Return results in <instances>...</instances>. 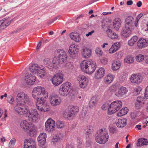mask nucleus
Masks as SVG:
<instances>
[{
  "mask_svg": "<svg viewBox=\"0 0 148 148\" xmlns=\"http://www.w3.org/2000/svg\"><path fill=\"white\" fill-rule=\"evenodd\" d=\"M43 63L49 69L54 68V65L52 64L51 60L49 58H46L43 61Z\"/></svg>",
  "mask_w": 148,
  "mask_h": 148,
  "instance_id": "obj_37",
  "label": "nucleus"
},
{
  "mask_svg": "<svg viewBox=\"0 0 148 148\" xmlns=\"http://www.w3.org/2000/svg\"><path fill=\"white\" fill-rule=\"evenodd\" d=\"M144 97L145 99H148V86H147L145 88Z\"/></svg>",
  "mask_w": 148,
  "mask_h": 148,
  "instance_id": "obj_57",
  "label": "nucleus"
},
{
  "mask_svg": "<svg viewBox=\"0 0 148 148\" xmlns=\"http://www.w3.org/2000/svg\"><path fill=\"white\" fill-rule=\"evenodd\" d=\"M127 4L128 5H132L133 4L132 1H128L127 2Z\"/></svg>",
  "mask_w": 148,
  "mask_h": 148,
  "instance_id": "obj_64",
  "label": "nucleus"
},
{
  "mask_svg": "<svg viewBox=\"0 0 148 148\" xmlns=\"http://www.w3.org/2000/svg\"><path fill=\"white\" fill-rule=\"evenodd\" d=\"M121 34V36L124 38L129 37L131 34V29L125 27L122 29Z\"/></svg>",
  "mask_w": 148,
  "mask_h": 148,
  "instance_id": "obj_31",
  "label": "nucleus"
},
{
  "mask_svg": "<svg viewBox=\"0 0 148 148\" xmlns=\"http://www.w3.org/2000/svg\"><path fill=\"white\" fill-rule=\"evenodd\" d=\"M36 80V77L33 74L31 73H27L25 75V81L28 85H33Z\"/></svg>",
  "mask_w": 148,
  "mask_h": 148,
  "instance_id": "obj_19",
  "label": "nucleus"
},
{
  "mask_svg": "<svg viewBox=\"0 0 148 148\" xmlns=\"http://www.w3.org/2000/svg\"><path fill=\"white\" fill-rule=\"evenodd\" d=\"M114 76L110 73H108L104 77L103 79L104 83L108 85L113 81Z\"/></svg>",
  "mask_w": 148,
  "mask_h": 148,
  "instance_id": "obj_27",
  "label": "nucleus"
},
{
  "mask_svg": "<svg viewBox=\"0 0 148 148\" xmlns=\"http://www.w3.org/2000/svg\"><path fill=\"white\" fill-rule=\"evenodd\" d=\"M129 111L128 108L125 107L119 110L117 113L116 116L118 117L123 116L126 114Z\"/></svg>",
  "mask_w": 148,
  "mask_h": 148,
  "instance_id": "obj_35",
  "label": "nucleus"
},
{
  "mask_svg": "<svg viewBox=\"0 0 148 148\" xmlns=\"http://www.w3.org/2000/svg\"><path fill=\"white\" fill-rule=\"evenodd\" d=\"M77 142L78 143V145L80 146L81 145L82 143V140L80 138H78L77 140Z\"/></svg>",
  "mask_w": 148,
  "mask_h": 148,
  "instance_id": "obj_60",
  "label": "nucleus"
},
{
  "mask_svg": "<svg viewBox=\"0 0 148 148\" xmlns=\"http://www.w3.org/2000/svg\"><path fill=\"white\" fill-rule=\"evenodd\" d=\"M79 48L77 45L74 44L70 45L68 53L70 57L74 58L79 51Z\"/></svg>",
  "mask_w": 148,
  "mask_h": 148,
  "instance_id": "obj_18",
  "label": "nucleus"
},
{
  "mask_svg": "<svg viewBox=\"0 0 148 148\" xmlns=\"http://www.w3.org/2000/svg\"><path fill=\"white\" fill-rule=\"evenodd\" d=\"M93 131V127L92 125L88 126L85 129L84 133L87 135L90 134Z\"/></svg>",
  "mask_w": 148,
  "mask_h": 148,
  "instance_id": "obj_43",
  "label": "nucleus"
},
{
  "mask_svg": "<svg viewBox=\"0 0 148 148\" xmlns=\"http://www.w3.org/2000/svg\"><path fill=\"white\" fill-rule=\"evenodd\" d=\"M63 75L60 73L53 75L51 79L52 84L55 86L61 84L63 81Z\"/></svg>",
  "mask_w": 148,
  "mask_h": 148,
  "instance_id": "obj_14",
  "label": "nucleus"
},
{
  "mask_svg": "<svg viewBox=\"0 0 148 148\" xmlns=\"http://www.w3.org/2000/svg\"><path fill=\"white\" fill-rule=\"evenodd\" d=\"M12 20L9 17H7L0 21V27L4 28L11 23Z\"/></svg>",
  "mask_w": 148,
  "mask_h": 148,
  "instance_id": "obj_25",
  "label": "nucleus"
},
{
  "mask_svg": "<svg viewBox=\"0 0 148 148\" xmlns=\"http://www.w3.org/2000/svg\"><path fill=\"white\" fill-rule=\"evenodd\" d=\"M127 120L125 118H121L116 119L115 124L119 128H123L127 124Z\"/></svg>",
  "mask_w": 148,
  "mask_h": 148,
  "instance_id": "obj_22",
  "label": "nucleus"
},
{
  "mask_svg": "<svg viewBox=\"0 0 148 148\" xmlns=\"http://www.w3.org/2000/svg\"><path fill=\"white\" fill-rule=\"evenodd\" d=\"M134 60V58L131 56H127L124 60V62L128 64L132 63Z\"/></svg>",
  "mask_w": 148,
  "mask_h": 148,
  "instance_id": "obj_42",
  "label": "nucleus"
},
{
  "mask_svg": "<svg viewBox=\"0 0 148 148\" xmlns=\"http://www.w3.org/2000/svg\"><path fill=\"white\" fill-rule=\"evenodd\" d=\"M95 52L97 56L99 57L102 56L103 54V52L102 49L99 47H97L96 48Z\"/></svg>",
  "mask_w": 148,
  "mask_h": 148,
  "instance_id": "obj_49",
  "label": "nucleus"
},
{
  "mask_svg": "<svg viewBox=\"0 0 148 148\" xmlns=\"http://www.w3.org/2000/svg\"><path fill=\"white\" fill-rule=\"evenodd\" d=\"M54 55L58 57V63L63 64L66 62L67 55L64 50L61 49L56 50L54 52Z\"/></svg>",
  "mask_w": 148,
  "mask_h": 148,
  "instance_id": "obj_11",
  "label": "nucleus"
},
{
  "mask_svg": "<svg viewBox=\"0 0 148 148\" xmlns=\"http://www.w3.org/2000/svg\"><path fill=\"white\" fill-rule=\"evenodd\" d=\"M47 134L45 133H40L37 138L38 143H46Z\"/></svg>",
  "mask_w": 148,
  "mask_h": 148,
  "instance_id": "obj_33",
  "label": "nucleus"
},
{
  "mask_svg": "<svg viewBox=\"0 0 148 148\" xmlns=\"http://www.w3.org/2000/svg\"><path fill=\"white\" fill-rule=\"evenodd\" d=\"M127 91L128 90L125 87L122 86L116 91L115 95L119 97H122L127 93Z\"/></svg>",
  "mask_w": 148,
  "mask_h": 148,
  "instance_id": "obj_23",
  "label": "nucleus"
},
{
  "mask_svg": "<svg viewBox=\"0 0 148 148\" xmlns=\"http://www.w3.org/2000/svg\"><path fill=\"white\" fill-rule=\"evenodd\" d=\"M79 87L82 88H86L88 85L89 80L88 78L83 75H80L77 78Z\"/></svg>",
  "mask_w": 148,
  "mask_h": 148,
  "instance_id": "obj_16",
  "label": "nucleus"
},
{
  "mask_svg": "<svg viewBox=\"0 0 148 148\" xmlns=\"http://www.w3.org/2000/svg\"><path fill=\"white\" fill-rule=\"evenodd\" d=\"M122 103L120 100H116L112 102L108 108V113L111 115L119 110L122 106Z\"/></svg>",
  "mask_w": 148,
  "mask_h": 148,
  "instance_id": "obj_10",
  "label": "nucleus"
},
{
  "mask_svg": "<svg viewBox=\"0 0 148 148\" xmlns=\"http://www.w3.org/2000/svg\"><path fill=\"white\" fill-rule=\"evenodd\" d=\"M64 66L66 68L68 69H72L74 67L73 63L71 62H66Z\"/></svg>",
  "mask_w": 148,
  "mask_h": 148,
  "instance_id": "obj_45",
  "label": "nucleus"
},
{
  "mask_svg": "<svg viewBox=\"0 0 148 148\" xmlns=\"http://www.w3.org/2000/svg\"><path fill=\"white\" fill-rule=\"evenodd\" d=\"M110 104L108 102L105 103L101 106V109L103 110H106L110 107Z\"/></svg>",
  "mask_w": 148,
  "mask_h": 148,
  "instance_id": "obj_52",
  "label": "nucleus"
},
{
  "mask_svg": "<svg viewBox=\"0 0 148 148\" xmlns=\"http://www.w3.org/2000/svg\"><path fill=\"white\" fill-rule=\"evenodd\" d=\"M117 88V86L116 85H113L109 87L108 90L111 92H112L115 90Z\"/></svg>",
  "mask_w": 148,
  "mask_h": 148,
  "instance_id": "obj_54",
  "label": "nucleus"
},
{
  "mask_svg": "<svg viewBox=\"0 0 148 148\" xmlns=\"http://www.w3.org/2000/svg\"><path fill=\"white\" fill-rule=\"evenodd\" d=\"M56 56L54 57L53 58V60H51L52 62V64H53L54 65L55 64H56L57 61L58 62V58H57ZM55 67V66H54V67Z\"/></svg>",
  "mask_w": 148,
  "mask_h": 148,
  "instance_id": "obj_58",
  "label": "nucleus"
},
{
  "mask_svg": "<svg viewBox=\"0 0 148 148\" xmlns=\"http://www.w3.org/2000/svg\"><path fill=\"white\" fill-rule=\"evenodd\" d=\"M97 100L95 97H93L90 101L89 106L91 107L94 106L96 103Z\"/></svg>",
  "mask_w": 148,
  "mask_h": 148,
  "instance_id": "obj_48",
  "label": "nucleus"
},
{
  "mask_svg": "<svg viewBox=\"0 0 148 148\" xmlns=\"http://www.w3.org/2000/svg\"><path fill=\"white\" fill-rule=\"evenodd\" d=\"M23 148H36L35 141L31 138L26 139L24 142Z\"/></svg>",
  "mask_w": 148,
  "mask_h": 148,
  "instance_id": "obj_20",
  "label": "nucleus"
},
{
  "mask_svg": "<svg viewBox=\"0 0 148 148\" xmlns=\"http://www.w3.org/2000/svg\"><path fill=\"white\" fill-rule=\"evenodd\" d=\"M71 88V84L66 82L62 84L60 87L59 92L60 95L63 96H66L70 92V89Z\"/></svg>",
  "mask_w": 148,
  "mask_h": 148,
  "instance_id": "obj_12",
  "label": "nucleus"
},
{
  "mask_svg": "<svg viewBox=\"0 0 148 148\" xmlns=\"http://www.w3.org/2000/svg\"><path fill=\"white\" fill-rule=\"evenodd\" d=\"M138 40V37L135 36H133L131 38L128 40V45L131 46H134V44Z\"/></svg>",
  "mask_w": 148,
  "mask_h": 148,
  "instance_id": "obj_41",
  "label": "nucleus"
},
{
  "mask_svg": "<svg viewBox=\"0 0 148 148\" xmlns=\"http://www.w3.org/2000/svg\"><path fill=\"white\" fill-rule=\"evenodd\" d=\"M29 70L34 74H36L38 77L42 78L47 74L44 66L34 64L29 66Z\"/></svg>",
  "mask_w": 148,
  "mask_h": 148,
  "instance_id": "obj_6",
  "label": "nucleus"
},
{
  "mask_svg": "<svg viewBox=\"0 0 148 148\" xmlns=\"http://www.w3.org/2000/svg\"><path fill=\"white\" fill-rule=\"evenodd\" d=\"M121 19L119 18H116L114 20L113 22V25L114 28L116 30L119 29L121 26Z\"/></svg>",
  "mask_w": 148,
  "mask_h": 148,
  "instance_id": "obj_38",
  "label": "nucleus"
},
{
  "mask_svg": "<svg viewBox=\"0 0 148 148\" xmlns=\"http://www.w3.org/2000/svg\"><path fill=\"white\" fill-rule=\"evenodd\" d=\"M32 96L35 100L40 99L41 97L47 98L48 97V92L44 87L38 86L33 89Z\"/></svg>",
  "mask_w": 148,
  "mask_h": 148,
  "instance_id": "obj_5",
  "label": "nucleus"
},
{
  "mask_svg": "<svg viewBox=\"0 0 148 148\" xmlns=\"http://www.w3.org/2000/svg\"><path fill=\"white\" fill-rule=\"evenodd\" d=\"M142 90V88L140 86H137L134 89V93L136 95H138Z\"/></svg>",
  "mask_w": 148,
  "mask_h": 148,
  "instance_id": "obj_51",
  "label": "nucleus"
},
{
  "mask_svg": "<svg viewBox=\"0 0 148 148\" xmlns=\"http://www.w3.org/2000/svg\"><path fill=\"white\" fill-rule=\"evenodd\" d=\"M145 58L144 56L142 54L138 55L136 57V60L140 62H142Z\"/></svg>",
  "mask_w": 148,
  "mask_h": 148,
  "instance_id": "obj_47",
  "label": "nucleus"
},
{
  "mask_svg": "<svg viewBox=\"0 0 148 148\" xmlns=\"http://www.w3.org/2000/svg\"><path fill=\"white\" fill-rule=\"evenodd\" d=\"M135 25L134 18L132 16L127 17L125 20V27L131 29Z\"/></svg>",
  "mask_w": 148,
  "mask_h": 148,
  "instance_id": "obj_26",
  "label": "nucleus"
},
{
  "mask_svg": "<svg viewBox=\"0 0 148 148\" xmlns=\"http://www.w3.org/2000/svg\"><path fill=\"white\" fill-rule=\"evenodd\" d=\"M7 101L10 103L12 104L14 101V99L12 96L10 95L8 97Z\"/></svg>",
  "mask_w": 148,
  "mask_h": 148,
  "instance_id": "obj_55",
  "label": "nucleus"
},
{
  "mask_svg": "<svg viewBox=\"0 0 148 148\" xmlns=\"http://www.w3.org/2000/svg\"><path fill=\"white\" fill-rule=\"evenodd\" d=\"M100 61L101 63L104 64H106L108 62L107 59L105 57L102 58Z\"/></svg>",
  "mask_w": 148,
  "mask_h": 148,
  "instance_id": "obj_56",
  "label": "nucleus"
},
{
  "mask_svg": "<svg viewBox=\"0 0 148 148\" xmlns=\"http://www.w3.org/2000/svg\"><path fill=\"white\" fill-rule=\"evenodd\" d=\"M46 130L48 132H51L54 131L55 127V121L51 118H49L46 121L45 124Z\"/></svg>",
  "mask_w": 148,
  "mask_h": 148,
  "instance_id": "obj_15",
  "label": "nucleus"
},
{
  "mask_svg": "<svg viewBox=\"0 0 148 148\" xmlns=\"http://www.w3.org/2000/svg\"><path fill=\"white\" fill-rule=\"evenodd\" d=\"M79 110L78 106L71 105L69 106L67 109L63 112V114L64 117L70 119L77 114Z\"/></svg>",
  "mask_w": 148,
  "mask_h": 148,
  "instance_id": "obj_8",
  "label": "nucleus"
},
{
  "mask_svg": "<svg viewBox=\"0 0 148 148\" xmlns=\"http://www.w3.org/2000/svg\"><path fill=\"white\" fill-rule=\"evenodd\" d=\"M95 32V31L94 30H92L91 32H89L88 34H86V36L87 37L88 36H89L91 35L92 34H93Z\"/></svg>",
  "mask_w": 148,
  "mask_h": 148,
  "instance_id": "obj_61",
  "label": "nucleus"
},
{
  "mask_svg": "<svg viewBox=\"0 0 148 148\" xmlns=\"http://www.w3.org/2000/svg\"><path fill=\"white\" fill-rule=\"evenodd\" d=\"M63 138V136L61 134H58L53 136L52 140L53 143H58L61 141Z\"/></svg>",
  "mask_w": 148,
  "mask_h": 148,
  "instance_id": "obj_36",
  "label": "nucleus"
},
{
  "mask_svg": "<svg viewBox=\"0 0 148 148\" xmlns=\"http://www.w3.org/2000/svg\"><path fill=\"white\" fill-rule=\"evenodd\" d=\"M46 143H38L39 148H46L45 144Z\"/></svg>",
  "mask_w": 148,
  "mask_h": 148,
  "instance_id": "obj_59",
  "label": "nucleus"
},
{
  "mask_svg": "<svg viewBox=\"0 0 148 148\" xmlns=\"http://www.w3.org/2000/svg\"><path fill=\"white\" fill-rule=\"evenodd\" d=\"M145 101L144 98L140 96L138 97L137 98V101L135 105L136 108H139L140 106L144 104Z\"/></svg>",
  "mask_w": 148,
  "mask_h": 148,
  "instance_id": "obj_32",
  "label": "nucleus"
},
{
  "mask_svg": "<svg viewBox=\"0 0 148 148\" xmlns=\"http://www.w3.org/2000/svg\"><path fill=\"white\" fill-rule=\"evenodd\" d=\"M148 144V141L147 139L144 138H140L138 139L137 145L141 147L143 145H146Z\"/></svg>",
  "mask_w": 148,
  "mask_h": 148,
  "instance_id": "obj_39",
  "label": "nucleus"
},
{
  "mask_svg": "<svg viewBox=\"0 0 148 148\" xmlns=\"http://www.w3.org/2000/svg\"><path fill=\"white\" fill-rule=\"evenodd\" d=\"M16 142V139L15 138H12L9 142L8 147V148H12L15 145Z\"/></svg>",
  "mask_w": 148,
  "mask_h": 148,
  "instance_id": "obj_46",
  "label": "nucleus"
},
{
  "mask_svg": "<svg viewBox=\"0 0 148 148\" xmlns=\"http://www.w3.org/2000/svg\"><path fill=\"white\" fill-rule=\"evenodd\" d=\"M106 32L108 36L110 38L112 39H116L118 38V35L110 29H108Z\"/></svg>",
  "mask_w": 148,
  "mask_h": 148,
  "instance_id": "obj_34",
  "label": "nucleus"
},
{
  "mask_svg": "<svg viewBox=\"0 0 148 148\" xmlns=\"http://www.w3.org/2000/svg\"><path fill=\"white\" fill-rule=\"evenodd\" d=\"M105 72L104 69L103 67H101L96 71L94 74V78L95 79H100L103 77Z\"/></svg>",
  "mask_w": 148,
  "mask_h": 148,
  "instance_id": "obj_21",
  "label": "nucleus"
},
{
  "mask_svg": "<svg viewBox=\"0 0 148 148\" xmlns=\"http://www.w3.org/2000/svg\"><path fill=\"white\" fill-rule=\"evenodd\" d=\"M49 103L51 106L56 107L60 105L62 102L61 99L56 95H52L49 97Z\"/></svg>",
  "mask_w": 148,
  "mask_h": 148,
  "instance_id": "obj_13",
  "label": "nucleus"
},
{
  "mask_svg": "<svg viewBox=\"0 0 148 148\" xmlns=\"http://www.w3.org/2000/svg\"><path fill=\"white\" fill-rule=\"evenodd\" d=\"M143 77L139 73L133 74L130 78L131 82L133 84H139L143 81Z\"/></svg>",
  "mask_w": 148,
  "mask_h": 148,
  "instance_id": "obj_17",
  "label": "nucleus"
},
{
  "mask_svg": "<svg viewBox=\"0 0 148 148\" xmlns=\"http://www.w3.org/2000/svg\"><path fill=\"white\" fill-rule=\"evenodd\" d=\"M29 97L27 94L23 92H18L16 95V101L17 104L14 107L15 111L18 113L20 109H24L23 107L28 101Z\"/></svg>",
  "mask_w": 148,
  "mask_h": 148,
  "instance_id": "obj_3",
  "label": "nucleus"
},
{
  "mask_svg": "<svg viewBox=\"0 0 148 148\" xmlns=\"http://www.w3.org/2000/svg\"><path fill=\"white\" fill-rule=\"evenodd\" d=\"M148 46V40L143 38L139 39L137 43V46L140 49H142Z\"/></svg>",
  "mask_w": 148,
  "mask_h": 148,
  "instance_id": "obj_24",
  "label": "nucleus"
},
{
  "mask_svg": "<svg viewBox=\"0 0 148 148\" xmlns=\"http://www.w3.org/2000/svg\"><path fill=\"white\" fill-rule=\"evenodd\" d=\"M120 46V43L119 42H116L114 43L109 50V53L112 54L115 53L119 49Z\"/></svg>",
  "mask_w": 148,
  "mask_h": 148,
  "instance_id": "obj_29",
  "label": "nucleus"
},
{
  "mask_svg": "<svg viewBox=\"0 0 148 148\" xmlns=\"http://www.w3.org/2000/svg\"><path fill=\"white\" fill-rule=\"evenodd\" d=\"M143 16V14L142 13L139 14L136 17V21L134 23L135 26L137 27L138 26V23L139 20Z\"/></svg>",
  "mask_w": 148,
  "mask_h": 148,
  "instance_id": "obj_50",
  "label": "nucleus"
},
{
  "mask_svg": "<svg viewBox=\"0 0 148 148\" xmlns=\"http://www.w3.org/2000/svg\"><path fill=\"white\" fill-rule=\"evenodd\" d=\"M57 128L61 129L64 127L65 126V124L64 121H58L56 123Z\"/></svg>",
  "mask_w": 148,
  "mask_h": 148,
  "instance_id": "obj_44",
  "label": "nucleus"
},
{
  "mask_svg": "<svg viewBox=\"0 0 148 148\" xmlns=\"http://www.w3.org/2000/svg\"><path fill=\"white\" fill-rule=\"evenodd\" d=\"M80 67L82 72L88 75H91L96 70L97 64L92 60H84L81 62Z\"/></svg>",
  "mask_w": 148,
  "mask_h": 148,
  "instance_id": "obj_2",
  "label": "nucleus"
},
{
  "mask_svg": "<svg viewBox=\"0 0 148 148\" xmlns=\"http://www.w3.org/2000/svg\"><path fill=\"white\" fill-rule=\"evenodd\" d=\"M109 131L112 134L116 133L117 132L116 128L112 126H110L109 127Z\"/></svg>",
  "mask_w": 148,
  "mask_h": 148,
  "instance_id": "obj_53",
  "label": "nucleus"
},
{
  "mask_svg": "<svg viewBox=\"0 0 148 148\" xmlns=\"http://www.w3.org/2000/svg\"><path fill=\"white\" fill-rule=\"evenodd\" d=\"M95 140L98 143L103 144L108 140L109 135L107 131L103 129L99 130L95 135Z\"/></svg>",
  "mask_w": 148,
  "mask_h": 148,
  "instance_id": "obj_7",
  "label": "nucleus"
},
{
  "mask_svg": "<svg viewBox=\"0 0 148 148\" xmlns=\"http://www.w3.org/2000/svg\"><path fill=\"white\" fill-rule=\"evenodd\" d=\"M121 66V63L118 61H114L112 63L111 68L114 71L118 70Z\"/></svg>",
  "mask_w": 148,
  "mask_h": 148,
  "instance_id": "obj_40",
  "label": "nucleus"
},
{
  "mask_svg": "<svg viewBox=\"0 0 148 148\" xmlns=\"http://www.w3.org/2000/svg\"><path fill=\"white\" fill-rule=\"evenodd\" d=\"M70 38L76 42H79L81 40L79 34L77 32H73L69 34Z\"/></svg>",
  "mask_w": 148,
  "mask_h": 148,
  "instance_id": "obj_28",
  "label": "nucleus"
},
{
  "mask_svg": "<svg viewBox=\"0 0 148 148\" xmlns=\"http://www.w3.org/2000/svg\"><path fill=\"white\" fill-rule=\"evenodd\" d=\"M148 123V117L144 119L143 120V123L144 124H147Z\"/></svg>",
  "mask_w": 148,
  "mask_h": 148,
  "instance_id": "obj_63",
  "label": "nucleus"
},
{
  "mask_svg": "<svg viewBox=\"0 0 148 148\" xmlns=\"http://www.w3.org/2000/svg\"><path fill=\"white\" fill-rule=\"evenodd\" d=\"M36 100V106L39 111L44 112L49 110V106L44 98L41 97V98Z\"/></svg>",
  "mask_w": 148,
  "mask_h": 148,
  "instance_id": "obj_9",
  "label": "nucleus"
},
{
  "mask_svg": "<svg viewBox=\"0 0 148 148\" xmlns=\"http://www.w3.org/2000/svg\"><path fill=\"white\" fill-rule=\"evenodd\" d=\"M20 125L21 128L26 131L27 135L29 136L33 137L36 134L37 127L32 123L25 120L21 122Z\"/></svg>",
  "mask_w": 148,
  "mask_h": 148,
  "instance_id": "obj_4",
  "label": "nucleus"
},
{
  "mask_svg": "<svg viewBox=\"0 0 148 148\" xmlns=\"http://www.w3.org/2000/svg\"><path fill=\"white\" fill-rule=\"evenodd\" d=\"M91 50L87 47H85L82 49V55L84 58H89L91 56Z\"/></svg>",
  "mask_w": 148,
  "mask_h": 148,
  "instance_id": "obj_30",
  "label": "nucleus"
},
{
  "mask_svg": "<svg viewBox=\"0 0 148 148\" xmlns=\"http://www.w3.org/2000/svg\"><path fill=\"white\" fill-rule=\"evenodd\" d=\"M142 5V3L140 1H138L137 3V5L138 7H141Z\"/></svg>",
  "mask_w": 148,
  "mask_h": 148,
  "instance_id": "obj_62",
  "label": "nucleus"
},
{
  "mask_svg": "<svg viewBox=\"0 0 148 148\" xmlns=\"http://www.w3.org/2000/svg\"><path fill=\"white\" fill-rule=\"evenodd\" d=\"M20 110L18 111V114L20 115H25L29 121L35 123L38 120L39 113L36 109L30 110L27 107H25L24 109H20Z\"/></svg>",
  "mask_w": 148,
  "mask_h": 148,
  "instance_id": "obj_1",
  "label": "nucleus"
}]
</instances>
